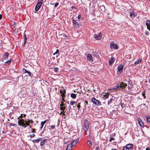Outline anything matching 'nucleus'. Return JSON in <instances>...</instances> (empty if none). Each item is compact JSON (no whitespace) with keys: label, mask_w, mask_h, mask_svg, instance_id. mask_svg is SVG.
<instances>
[{"label":"nucleus","mask_w":150,"mask_h":150,"mask_svg":"<svg viewBox=\"0 0 150 150\" xmlns=\"http://www.w3.org/2000/svg\"><path fill=\"white\" fill-rule=\"evenodd\" d=\"M81 104V103H78V104L77 105V107L78 108V109H79V108H80L81 106H80V105Z\"/></svg>","instance_id":"nucleus-36"},{"label":"nucleus","mask_w":150,"mask_h":150,"mask_svg":"<svg viewBox=\"0 0 150 150\" xmlns=\"http://www.w3.org/2000/svg\"><path fill=\"white\" fill-rule=\"evenodd\" d=\"M76 102L74 101H71L70 102V104L71 105H73L74 104L76 103Z\"/></svg>","instance_id":"nucleus-31"},{"label":"nucleus","mask_w":150,"mask_h":150,"mask_svg":"<svg viewBox=\"0 0 150 150\" xmlns=\"http://www.w3.org/2000/svg\"><path fill=\"white\" fill-rule=\"evenodd\" d=\"M146 25L147 26V29L150 31V21L147 20L146 22Z\"/></svg>","instance_id":"nucleus-19"},{"label":"nucleus","mask_w":150,"mask_h":150,"mask_svg":"<svg viewBox=\"0 0 150 150\" xmlns=\"http://www.w3.org/2000/svg\"><path fill=\"white\" fill-rule=\"evenodd\" d=\"M111 150H117L116 149H112Z\"/></svg>","instance_id":"nucleus-64"},{"label":"nucleus","mask_w":150,"mask_h":150,"mask_svg":"<svg viewBox=\"0 0 150 150\" xmlns=\"http://www.w3.org/2000/svg\"><path fill=\"white\" fill-rule=\"evenodd\" d=\"M9 53L8 52H6L4 53L2 56V59L4 60H6L8 58V56Z\"/></svg>","instance_id":"nucleus-10"},{"label":"nucleus","mask_w":150,"mask_h":150,"mask_svg":"<svg viewBox=\"0 0 150 150\" xmlns=\"http://www.w3.org/2000/svg\"><path fill=\"white\" fill-rule=\"evenodd\" d=\"M94 97H93L92 99H91V101H90L89 102H88L87 101H85V103H86V104L87 105H91V104H92V105H93V104H92V103H94Z\"/></svg>","instance_id":"nucleus-13"},{"label":"nucleus","mask_w":150,"mask_h":150,"mask_svg":"<svg viewBox=\"0 0 150 150\" xmlns=\"http://www.w3.org/2000/svg\"><path fill=\"white\" fill-rule=\"evenodd\" d=\"M142 61V59L140 58H139L137 59V60L134 63V65L135 66H137Z\"/></svg>","instance_id":"nucleus-11"},{"label":"nucleus","mask_w":150,"mask_h":150,"mask_svg":"<svg viewBox=\"0 0 150 150\" xmlns=\"http://www.w3.org/2000/svg\"><path fill=\"white\" fill-rule=\"evenodd\" d=\"M115 98L114 97H112L110 99V100L108 101V105H110V104L112 103L115 100Z\"/></svg>","instance_id":"nucleus-18"},{"label":"nucleus","mask_w":150,"mask_h":150,"mask_svg":"<svg viewBox=\"0 0 150 150\" xmlns=\"http://www.w3.org/2000/svg\"><path fill=\"white\" fill-rule=\"evenodd\" d=\"M27 73L30 76H31V73L30 71H28Z\"/></svg>","instance_id":"nucleus-55"},{"label":"nucleus","mask_w":150,"mask_h":150,"mask_svg":"<svg viewBox=\"0 0 150 150\" xmlns=\"http://www.w3.org/2000/svg\"><path fill=\"white\" fill-rule=\"evenodd\" d=\"M42 4V3L41 2L38 3L35 7V10L36 11H38L39 9Z\"/></svg>","instance_id":"nucleus-9"},{"label":"nucleus","mask_w":150,"mask_h":150,"mask_svg":"<svg viewBox=\"0 0 150 150\" xmlns=\"http://www.w3.org/2000/svg\"><path fill=\"white\" fill-rule=\"evenodd\" d=\"M32 132L33 133H35V129H32Z\"/></svg>","instance_id":"nucleus-49"},{"label":"nucleus","mask_w":150,"mask_h":150,"mask_svg":"<svg viewBox=\"0 0 150 150\" xmlns=\"http://www.w3.org/2000/svg\"><path fill=\"white\" fill-rule=\"evenodd\" d=\"M129 149L126 146L125 147H124L123 149L122 150H129Z\"/></svg>","instance_id":"nucleus-38"},{"label":"nucleus","mask_w":150,"mask_h":150,"mask_svg":"<svg viewBox=\"0 0 150 150\" xmlns=\"http://www.w3.org/2000/svg\"><path fill=\"white\" fill-rule=\"evenodd\" d=\"M121 105L122 108H123L125 106V105L123 103H121Z\"/></svg>","instance_id":"nucleus-42"},{"label":"nucleus","mask_w":150,"mask_h":150,"mask_svg":"<svg viewBox=\"0 0 150 150\" xmlns=\"http://www.w3.org/2000/svg\"><path fill=\"white\" fill-rule=\"evenodd\" d=\"M10 126H16V125H15L13 123H10Z\"/></svg>","instance_id":"nucleus-41"},{"label":"nucleus","mask_w":150,"mask_h":150,"mask_svg":"<svg viewBox=\"0 0 150 150\" xmlns=\"http://www.w3.org/2000/svg\"><path fill=\"white\" fill-rule=\"evenodd\" d=\"M27 40V39H25L24 42V44H25Z\"/></svg>","instance_id":"nucleus-62"},{"label":"nucleus","mask_w":150,"mask_h":150,"mask_svg":"<svg viewBox=\"0 0 150 150\" xmlns=\"http://www.w3.org/2000/svg\"><path fill=\"white\" fill-rule=\"evenodd\" d=\"M76 95H77V94H75L73 93H71V98H72L73 99H75L76 97Z\"/></svg>","instance_id":"nucleus-28"},{"label":"nucleus","mask_w":150,"mask_h":150,"mask_svg":"<svg viewBox=\"0 0 150 150\" xmlns=\"http://www.w3.org/2000/svg\"><path fill=\"white\" fill-rule=\"evenodd\" d=\"M20 117H18V118L17 119H18V120H21V119H20Z\"/></svg>","instance_id":"nucleus-63"},{"label":"nucleus","mask_w":150,"mask_h":150,"mask_svg":"<svg viewBox=\"0 0 150 150\" xmlns=\"http://www.w3.org/2000/svg\"><path fill=\"white\" fill-rule=\"evenodd\" d=\"M47 120H46L42 122L41 123V127H40V129H42V128L43 127V126L44 125V124L47 122Z\"/></svg>","instance_id":"nucleus-24"},{"label":"nucleus","mask_w":150,"mask_h":150,"mask_svg":"<svg viewBox=\"0 0 150 150\" xmlns=\"http://www.w3.org/2000/svg\"><path fill=\"white\" fill-rule=\"evenodd\" d=\"M114 139L112 137H110L109 139V142H111L112 140H114Z\"/></svg>","instance_id":"nucleus-40"},{"label":"nucleus","mask_w":150,"mask_h":150,"mask_svg":"<svg viewBox=\"0 0 150 150\" xmlns=\"http://www.w3.org/2000/svg\"><path fill=\"white\" fill-rule=\"evenodd\" d=\"M23 35L24 37V39H27V38L26 37V34L24 33Z\"/></svg>","instance_id":"nucleus-45"},{"label":"nucleus","mask_w":150,"mask_h":150,"mask_svg":"<svg viewBox=\"0 0 150 150\" xmlns=\"http://www.w3.org/2000/svg\"><path fill=\"white\" fill-rule=\"evenodd\" d=\"M60 92L62 98L65 96V94L66 93V91L64 89H63V90H61Z\"/></svg>","instance_id":"nucleus-12"},{"label":"nucleus","mask_w":150,"mask_h":150,"mask_svg":"<svg viewBox=\"0 0 150 150\" xmlns=\"http://www.w3.org/2000/svg\"><path fill=\"white\" fill-rule=\"evenodd\" d=\"M42 139L41 138H40L36 139L34 140H33V143H38L41 141Z\"/></svg>","instance_id":"nucleus-22"},{"label":"nucleus","mask_w":150,"mask_h":150,"mask_svg":"<svg viewBox=\"0 0 150 150\" xmlns=\"http://www.w3.org/2000/svg\"><path fill=\"white\" fill-rule=\"evenodd\" d=\"M94 104L97 105H100V103L99 101L95 98H94Z\"/></svg>","instance_id":"nucleus-23"},{"label":"nucleus","mask_w":150,"mask_h":150,"mask_svg":"<svg viewBox=\"0 0 150 150\" xmlns=\"http://www.w3.org/2000/svg\"><path fill=\"white\" fill-rule=\"evenodd\" d=\"M46 141V139H45L43 140L42 141L40 144V146H43L45 143V142Z\"/></svg>","instance_id":"nucleus-27"},{"label":"nucleus","mask_w":150,"mask_h":150,"mask_svg":"<svg viewBox=\"0 0 150 150\" xmlns=\"http://www.w3.org/2000/svg\"><path fill=\"white\" fill-rule=\"evenodd\" d=\"M110 47L111 48H113L115 49H117L118 48L117 45L115 44L113 42H112L110 43Z\"/></svg>","instance_id":"nucleus-8"},{"label":"nucleus","mask_w":150,"mask_h":150,"mask_svg":"<svg viewBox=\"0 0 150 150\" xmlns=\"http://www.w3.org/2000/svg\"><path fill=\"white\" fill-rule=\"evenodd\" d=\"M68 108L69 109V112H70V110L71 109V106L70 105H69V106H68Z\"/></svg>","instance_id":"nucleus-43"},{"label":"nucleus","mask_w":150,"mask_h":150,"mask_svg":"<svg viewBox=\"0 0 150 150\" xmlns=\"http://www.w3.org/2000/svg\"><path fill=\"white\" fill-rule=\"evenodd\" d=\"M127 84L125 83H124L122 82L120 84V85H118V84H117L116 86H114L113 88L112 89L115 90L117 89L118 88H119L120 86V88H122V89H124L127 86Z\"/></svg>","instance_id":"nucleus-2"},{"label":"nucleus","mask_w":150,"mask_h":150,"mask_svg":"<svg viewBox=\"0 0 150 150\" xmlns=\"http://www.w3.org/2000/svg\"><path fill=\"white\" fill-rule=\"evenodd\" d=\"M69 141H67L65 142L64 144H67L68 143H69Z\"/></svg>","instance_id":"nucleus-50"},{"label":"nucleus","mask_w":150,"mask_h":150,"mask_svg":"<svg viewBox=\"0 0 150 150\" xmlns=\"http://www.w3.org/2000/svg\"><path fill=\"white\" fill-rule=\"evenodd\" d=\"M71 149L72 148L68 147L67 146L65 150H71Z\"/></svg>","instance_id":"nucleus-39"},{"label":"nucleus","mask_w":150,"mask_h":150,"mask_svg":"<svg viewBox=\"0 0 150 150\" xmlns=\"http://www.w3.org/2000/svg\"><path fill=\"white\" fill-rule=\"evenodd\" d=\"M23 114H21V115L19 116V117H20V118H21L23 117Z\"/></svg>","instance_id":"nucleus-53"},{"label":"nucleus","mask_w":150,"mask_h":150,"mask_svg":"<svg viewBox=\"0 0 150 150\" xmlns=\"http://www.w3.org/2000/svg\"><path fill=\"white\" fill-rule=\"evenodd\" d=\"M142 95V96L144 97V99H145L146 98V97L145 96V94L144 93H143Z\"/></svg>","instance_id":"nucleus-47"},{"label":"nucleus","mask_w":150,"mask_h":150,"mask_svg":"<svg viewBox=\"0 0 150 150\" xmlns=\"http://www.w3.org/2000/svg\"><path fill=\"white\" fill-rule=\"evenodd\" d=\"M52 129H53L55 128V126L54 125L52 126H51Z\"/></svg>","instance_id":"nucleus-52"},{"label":"nucleus","mask_w":150,"mask_h":150,"mask_svg":"<svg viewBox=\"0 0 150 150\" xmlns=\"http://www.w3.org/2000/svg\"><path fill=\"white\" fill-rule=\"evenodd\" d=\"M58 68L57 67H55L54 68V71L56 72H58Z\"/></svg>","instance_id":"nucleus-34"},{"label":"nucleus","mask_w":150,"mask_h":150,"mask_svg":"<svg viewBox=\"0 0 150 150\" xmlns=\"http://www.w3.org/2000/svg\"><path fill=\"white\" fill-rule=\"evenodd\" d=\"M87 58L90 61H91V62H92L93 61V59H92V57L91 55L90 54H88L87 56Z\"/></svg>","instance_id":"nucleus-15"},{"label":"nucleus","mask_w":150,"mask_h":150,"mask_svg":"<svg viewBox=\"0 0 150 150\" xmlns=\"http://www.w3.org/2000/svg\"><path fill=\"white\" fill-rule=\"evenodd\" d=\"M61 35L62 36V37H67V36H65L64 34H63Z\"/></svg>","instance_id":"nucleus-48"},{"label":"nucleus","mask_w":150,"mask_h":150,"mask_svg":"<svg viewBox=\"0 0 150 150\" xmlns=\"http://www.w3.org/2000/svg\"><path fill=\"white\" fill-rule=\"evenodd\" d=\"M93 140L92 139L88 140L87 142V144L89 146H91L93 145Z\"/></svg>","instance_id":"nucleus-20"},{"label":"nucleus","mask_w":150,"mask_h":150,"mask_svg":"<svg viewBox=\"0 0 150 150\" xmlns=\"http://www.w3.org/2000/svg\"><path fill=\"white\" fill-rule=\"evenodd\" d=\"M79 139L78 138L76 140H74L71 142V144H69L67 145V147L71 148H72V147L74 146L78 143L79 141Z\"/></svg>","instance_id":"nucleus-4"},{"label":"nucleus","mask_w":150,"mask_h":150,"mask_svg":"<svg viewBox=\"0 0 150 150\" xmlns=\"http://www.w3.org/2000/svg\"><path fill=\"white\" fill-rule=\"evenodd\" d=\"M29 71H28V70H26V69H25V73H28V72Z\"/></svg>","instance_id":"nucleus-58"},{"label":"nucleus","mask_w":150,"mask_h":150,"mask_svg":"<svg viewBox=\"0 0 150 150\" xmlns=\"http://www.w3.org/2000/svg\"><path fill=\"white\" fill-rule=\"evenodd\" d=\"M2 18V15L1 14H0V19Z\"/></svg>","instance_id":"nucleus-60"},{"label":"nucleus","mask_w":150,"mask_h":150,"mask_svg":"<svg viewBox=\"0 0 150 150\" xmlns=\"http://www.w3.org/2000/svg\"><path fill=\"white\" fill-rule=\"evenodd\" d=\"M88 121L84 120L83 122V128L85 132L88 131Z\"/></svg>","instance_id":"nucleus-3"},{"label":"nucleus","mask_w":150,"mask_h":150,"mask_svg":"<svg viewBox=\"0 0 150 150\" xmlns=\"http://www.w3.org/2000/svg\"><path fill=\"white\" fill-rule=\"evenodd\" d=\"M65 101V100L63 98L61 102L62 103L60 105V106L61 107L60 109L61 110H63L64 112V110L65 109V106L64 104L63 103Z\"/></svg>","instance_id":"nucleus-7"},{"label":"nucleus","mask_w":150,"mask_h":150,"mask_svg":"<svg viewBox=\"0 0 150 150\" xmlns=\"http://www.w3.org/2000/svg\"><path fill=\"white\" fill-rule=\"evenodd\" d=\"M100 8L103 12H104L105 11V7L104 6H100Z\"/></svg>","instance_id":"nucleus-25"},{"label":"nucleus","mask_w":150,"mask_h":150,"mask_svg":"<svg viewBox=\"0 0 150 150\" xmlns=\"http://www.w3.org/2000/svg\"><path fill=\"white\" fill-rule=\"evenodd\" d=\"M72 21L74 28H77L79 27L80 25V23L77 22L76 20L73 19Z\"/></svg>","instance_id":"nucleus-5"},{"label":"nucleus","mask_w":150,"mask_h":150,"mask_svg":"<svg viewBox=\"0 0 150 150\" xmlns=\"http://www.w3.org/2000/svg\"><path fill=\"white\" fill-rule=\"evenodd\" d=\"M67 103L68 104H69V102H66V106H67Z\"/></svg>","instance_id":"nucleus-61"},{"label":"nucleus","mask_w":150,"mask_h":150,"mask_svg":"<svg viewBox=\"0 0 150 150\" xmlns=\"http://www.w3.org/2000/svg\"><path fill=\"white\" fill-rule=\"evenodd\" d=\"M126 146L129 149H132L133 147V145L132 144H128L126 145Z\"/></svg>","instance_id":"nucleus-26"},{"label":"nucleus","mask_w":150,"mask_h":150,"mask_svg":"<svg viewBox=\"0 0 150 150\" xmlns=\"http://www.w3.org/2000/svg\"><path fill=\"white\" fill-rule=\"evenodd\" d=\"M123 68V66L122 65H121L118 67V71L120 72H121L122 71Z\"/></svg>","instance_id":"nucleus-14"},{"label":"nucleus","mask_w":150,"mask_h":150,"mask_svg":"<svg viewBox=\"0 0 150 150\" xmlns=\"http://www.w3.org/2000/svg\"><path fill=\"white\" fill-rule=\"evenodd\" d=\"M28 120L30 124V123H33V121L32 120L28 119Z\"/></svg>","instance_id":"nucleus-33"},{"label":"nucleus","mask_w":150,"mask_h":150,"mask_svg":"<svg viewBox=\"0 0 150 150\" xmlns=\"http://www.w3.org/2000/svg\"><path fill=\"white\" fill-rule=\"evenodd\" d=\"M146 150H150V149L149 148L147 147L146 148Z\"/></svg>","instance_id":"nucleus-59"},{"label":"nucleus","mask_w":150,"mask_h":150,"mask_svg":"<svg viewBox=\"0 0 150 150\" xmlns=\"http://www.w3.org/2000/svg\"><path fill=\"white\" fill-rule=\"evenodd\" d=\"M35 135L34 134H31L30 135V138H32L33 137H34L35 136Z\"/></svg>","instance_id":"nucleus-37"},{"label":"nucleus","mask_w":150,"mask_h":150,"mask_svg":"<svg viewBox=\"0 0 150 150\" xmlns=\"http://www.w3.org/2000/svg\"><path fill=\"white\" fill-rule=\"evenodd\" d=\"M138 121L141 126H144V124L143 122L140 118H138Z\"/></svg>","instance_id":"nucleus-21"},{"label":"nucleus","mask_w":150,"mask_h":150,"mask_svg":"<svg viewBox=\"0 0 150 150\" xmlns=\"http://www.w3.org/2000/svg\"><path fill=\"white\" fill-rule=\"evenodd\" d=\"M99 147L98 146H97L96 149V150H99Z\"/></svg>","instance_id":"nucleus-56"},{"label":"nucleus","mask_w":150,"mask_h":150,"mask_svg":"<svg viewBox=\"0 0 150 150\" xmlns=\"http://www.w3.org/2000/svg\"><path fill=\"white\" fill-rule=\"evenodd\" d=\"M58 5H59V3H57L56 4H55V5H54L55 7H57L58 6Z\"/></svg>","instance_id":"nucleus-44"},{"label":"nucleus","mask_w":150,"mask_h":150,"mask_svg":"<svg viewBox=\"0 0 150 150\" xmlns=\"http://www.w3.org/2000/svg\"><path fill=\"white\" fill-rule=\"evenodd\" d=\"M115 60V58L114 57H111L109 61V64L110 65H112Z\"/></svg>","instance_id":"nucleus-16"},{"label":"nucleus","mask_w":150,"mask_h":150,"mask_svg":"<svg viewBox=\"0 0 150 150\" xmlns=\"http://www.w3.org/2000/svg\"><path fill=\"white\" fill-rule=\"evenodd\" d=\"M18 124L19 126H22L24 128H25L27 126L30 125L28 120H25L23 119H21L20 120H18Z\"/></svg>","instance_id":"nucleus-1"},{"label":"nucleus","mask_w":150,"mask_h":150,"mask_svg":"<svg viewBox=\"0 0 150 150\" xmlns=\"http://www.w3.org/2000/svg\"><path fill=\"white\" fill-rule=\"evenodd\" d=\"M11 62V59H10L8 61H6V62H5V63L7 64H10Z\"/></svg>","instance_id":"nucleus-32"},{"label":"nucleus","mask_w":150,"mask_h":150,"mask_svg":"<svg viewBox=\"0 0 150 150\" xmlns=\"http://www.w3.org/2000/svg\"><path fill=\"white\" fill-rule=\"evenodd\" d=\"M0 61L1 62H4V59H2V58L1 59H0Z\"/></svg>","instance_id":"nucleus-57"},{"label":"nucleus","mask_w":150,"mask_h":150,"mask_svg":"<svg viewBox=\"0 0 150 150\" xmlns=\"http://www.w3.org/2000/svg\"><path fill=\"white\" fill-rule=\"evenodd\" d=\"M130 16L132 18H134L135 17L134 14L133 12L130 13Z\"/></svg>","instance_id":"nucleus-29"},{"label":"nucleus","mask_w":150,"mask_h":150,"mask_svg":"<svg viewBox=\"0 0 150 150\" xmlns=\"http://www.w3.org/2000/svg\"><path fill=\"white\" fill-rule=\"evenodd\" d=\"M109 93H103V98L105 99L106 98H108V97L109 95Z\"/></svg>","instance_id":"nucleus-17"},{"label":"nucleus","mask_w":150,"mask_h":150,"mask_svg":"<svg viewBox=\"0 0 150 150\" xmlns=\"http://www.w3.org/2000/svg\"><path fill=\"white\" fill-rule=\"evenodd\" d=\"M102 37V34L101 32H100L97 34H94V38L96 40H100Z\"/></svg>","instance_id":"nucleus-6"},{"label":"nucleus","mask_w":150,"mask_h":150,"mask_svg":"<svg viewBox=\"0 0 150 150\" xmlns=\"http://www.w3.org/2000/svg\"><path fill=\"white\" fill-rule=\"evenodd\" d=\"M146 118L147 119V121L148 122H150V116H146Z\"/></svg>","instance_id":"nucleus-30"},{"label":"nucleus","mask_w":150,"mask_h":150,"mask_svg":"<svg viewBox=\"0 0 150 150\" xmlns=\"http://www.w3.org/2000/svg\"><path fill=\"white\" fill-rule=\"evenodd\" d=\"M59 50L58 49H57L56 50V52L55 53H54L53 54L54 55H55L56 54H58L59 53Z\"/></svg>","instance_id":"nucleus-35"},{"label":"nucleus","mask_w":150,"mask_h":150,"mask_svg":"<svg viewBox=\"0 0 150 150\" xmlns=\"http://www.w3.org/2000/svg\"><path fill=\"white\" fill-rule=\"evenodd\" d=\"M61 113H62V115L63 116H66V114L64 112H61L60 114H61Z\"/></svg>","instance_id":"nucleus-46"},{"label":"nucleus","mask_w":150,"mask_h":150,"mask_svg":"<svg viewBox=\"0 0 150 150\" xmlns=\"http://www.w3.org/2000/svg\"><path fill=\"white\" fill-rule=\"evenodd\" d=\"M81 18V16L80 15H79L78 16V18L79 19Z\"/></svg>","instance_id":"nucleus-54"},{"label":"nucleus","mask_w":150,"mask_h":150,"mask_svg":"<svg viewBox=\"0 0 150 150\" xmlns=\"http://www.w3.org/2000/svg\"><path fill=\"white\" fill-rule=\"evenodd\" d=\"M96 54H97V53H95L94 52V56L95 55V54H96ZM98 56H99L98 55H96V58H98Z\"/></svg>","instance_id":"nucleus-51"}]
</instances>
